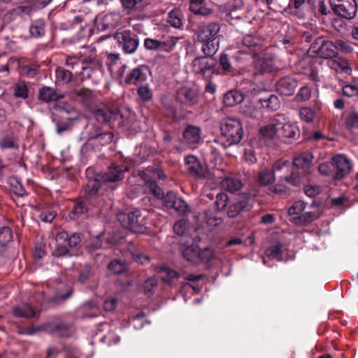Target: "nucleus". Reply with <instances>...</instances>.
<instances>
[{
    "mask_svg": "<svg viewBox=\"0 0 358 358\" xmlns=\"http://www.w3.org/2000/svg\"><path fill=\"white\" fill-rule=\"evenodd\" d=\"M220 24L217 22L203 23L199 25L196 34L198 41L201 43L205 55H213L219 49Z\"/></svg>",
    "mask_w": 358,
    "mask_h": 358,
    "instance_id": "7ed1b4c3",
    "label": "nucleus"
},
{
    "mask_svg": "<svg viewBox=\"0 0 358 358\" xmlns=\"http://www.w3.org/2000/svg\"><path fill=\"white\" fill-rule=\"evenodd\" d=\"M334 164V175L333 178L335 180H341L346 176L352 169L350 160L345 157L338 155L333 157Z\"/></svg>",
    "mask_w": 358,
    "mask_h": 358,
    "instance_id": "2eb2a0df",
    "label": "nucleus"
},
{
    "mask_svg": "<svg viewBox=\"0 0 358 358\" xmlns=\"http://www.w3.org/2000/svg\"><path fill=\"white\" fill-rule=\"evenodd\" d=\"M56 216L57 213L55 210L45 208L40 212L39 215H38V218L43 222L51 223L55 220Z\"/></svg>",
    "mask_w": 358,
    "mask_h": 358,
    "instance_id": "13d9d810",
    "label": "nucleus"
},
{
    "mask_svg": "<svg viewBox=\"0 0 358 358\" xmlns=\"http://www.w3.org/2000/svg\"><path fill=\"white\" fill-rule=\"evenodd\" d=\"M139 98L143 101H148L152 97V90L148 86H141L137 90Z\"/></svg>",
    "mask_w": 358,
    "mask_h": 358,
    "instance_id": "774afa93",
    "label": "nucleus"
},
{
    "mask_svg": "<svg viewBox=\"0 0 358 358\" xmlns=\"http://www.w3.org/2000/svg\"><path fill=\"white\" fill-rule=\"evenodd\" d=\"M215 257V251L212 247L203 249L198 248V263H208Z\"/></svg>",
    "mask_w": 358,
    "mask_h": 358,
    "instance_id": "a19ab883",
    "label": "nucleus"
},
{
    "mask_svg": "<svg viewBox=\"0 0 358 358\" xmlns=\"http://www.w3.org/2000/svg\"><path fill=\"white\" fill-rule=\"evenodd\" d=\"M259 102L264 108L271 112L275 111L280 107V102L278 97L271 93L260 96Z\"/></svg>",
    "mask_w": 358,
    "mask_h": 358,
    "instance_id": "b1692460",
    "label": "nucleus"
},
{
    "mask_svg": "<svg viewBox=\"0 0 358 358\" xmlns=\"http://www.w3.org/2000/svg\"><path fill=\"white\" fill-rule=\"evenodd\" d=\"M280 122L277 120H273L268 124L259 129L260 134L268 138L273 139L275 137L279 138Z\"/></svg>",
    "mask_w": 358,
    "mask_h": 358,
    "instance_id": "a878e982",
    "label": "nucleus"
},
{
    "mask_svg": "<svg viewBox=\"0 0 358 358\" xmlns=\"http://www.w3.org/2000/svg\"><path fill=\"white\" fill-rule=\"evenodd\" d=\"M8 183L10 187L11 191L17 196L23 197L27 196V192L24 188L22 183L18 180L17 178H10Z\"/></svg>",
    "mask_w": 358,
    "mask_h": 358,
    "instance_id": "de8ad7c7",
    "label": "nucleus"
},
{
    "mask_svg": "<svg viewBox=\"0 0 358 358\" xmlns=\"http://www.w3.org/2000/svg\"><path fill=\"white\" fill-rule=\"evenodd\" d=\"M178 39L169 37L165 41H159L151 38H146L144 41V47L148 50L160 52H171L175 47Z\"/></svg>",
    "mask_w": 358,
    "mask_h": 358,
    "instance_id": "4468645a",
    "label": "nucleus"
},
{
    "mask_svg": "<svg viewBox=\"0 0 358 358\" xmlns=\"http://www.w3.org/2000/svg\"><path fill=\"white\" fill-rule=\"evenodd\" d=\"M12 240V229L7 226L0 227V246H6Z\"/></svg>",
    "mask_w": 358,
    "mask_h": 358,
    "instance_id": "4d7b16f0",
    "label": "nucleus"
},
{
    "mask_svg": "<svg viewBox=\"0 0 358 358\" xmlns=\"http://www.w3.org/2000/svg\"><path fill=\"white\" fill-rule=\"evenodd\" d=\"M83 238L84 235L80 232L69 234L67 231H62L57 234V239L60 241H65L68 246L71 248H78Z\"/></svg>",
    "mask_w": 358,
    "mask_h": 358,
    "instance_id": "412c9836",
    "label": "nucleus"
},
{
    "mask_svg": "<svg viewBox=\"0 0 358 358\" xmlns=\"http://www.w3.org/2000/svg\"><path fill=\"white\" fill-rule=\"evenodd\" d=\"M318 171L323 176L333 177L335 173L333 159H331V162H327L321 164L318 167Z\"/></svg>",
    "mask_w": 358,
    "mask_h": 358,
    "instance_id": "052dcab7",
    "label": "nucleus"
},
{
    "mask_svg": "<svg viewBox=\"0 0 358 358\" xmlns=\"http://www.w3.org/2000/svg\"><path fill=\"white\" fill-rule=\"evenodd\" d=\"M317 108L314 107H302L299 110V116L301 120L307 123L313 122L317 113Z\"/></svg>",
    "mask_w": 358,
    "mask_h": 358,
    "instance_id": "c9c22d12",
    "label": "nucleus"
},
{
    "mask_svg": "<svg viewBox=\"0 0 358 358\" xmlns=\"http://www.w3.org/2000/svg\"><path fill=\"white\" fill-rule=\"evenodd\" d=\"M329 3L334 13L343 18L352 20L357 14L355 0H329Z\"/></svg>",
    "mask_w": 358,
    "mask_h": 358,
    "instance_id": "9d476101",
    "label": "nucleus"
},
{
    "mask_svg": "<svg viewBox=\"0 0 358 358\" xmlns=\"http://www.w3.org/2000/svg\"><path fill=\"white\" fill-rule=\"evenodd\" d=\"M56 245L52 251V255L55 257H62L69 256L70 257L71 255L69 250L68 245L65 241H60L57 239V236H55Z\"/></svg>",
    "mask_w": 358,
    "mask_h": 358,
    "instance_id": "58836bf2",
    "label": "nucleus"
},
{
    "mask_svg": "<svg viewBox=\"0 0 358 358\" xmlns=\"http://www.w3.org/2000/svg\"><path fill=\"white\" fill-rule=\"evenodd\" d=\"M76 99L86 109L95 111L96 99L91 90L85 88L80 90L76 92Z\"/></svg>",
    "mask_w": 358,
    "mask_h": 358,
    "instance_id": "aec40b11",
    "label": "nucleus"
},
{
    "mask_svg": "<svg viewBox=\"0 0 358 358\" xmlns=\"http://www.w3.org/2000/svg\"><path fill=\"white\" fill-rule=\"evenodd\" d=\"M221 185L223 189L231 193L241 190L243 185L242 181L235 177L224 178L222 180Z\"/></svg>",
    "mask_w": 358,
    "mask_h": 358,
    "instance_id": "c756f323",
    "label": "nucleus"
},
{
    "mask_svg": "<svg viewBox=\"0 0 358 358\" xmlns=\"http://www.w3.org/2000/svg\"><path fill=\"white\" fill-rule=\"evenodd\" d=\"M113 36L126 53H134L138 46L137 36L130 30L117 31Z\"/></svg>",
    "mask_w": 358,
    "mask_h": 358,
    "instance_id": "9b49d317",
    "label": "nucleus"
},
{
    "mask_svg": "<svg viewBox=\"0 0 358 358\" xmlns=\"http://www.w3.org/2000/svg\"><path fill=\"white\" fill-rule=\"evenodd\" d=\"M201 129L197 126L187 124L182 132L184 143L190 148H195L202 141Z\"/></svg>",
    "mask_w": 358,
    "mask_h": 358,
    "instance_id": "f3484780",
    "label": "nucleus"
},
{
    "mask_svg": "<svg viewBox=\"0 0 358 358\" xmlns=\"http://www.w3.org/2000/svg\"><path fill=\"white\" fill-rule=\"evenodd\" d=\"M94 275V269L90 264H85L78 268L77 282L85 285L89 282Z\"/></svg>",
    "mask_w": 358,
    "mask_h": 358,
    "instance_id": "cd10ccee",
    "label": "nucleus"
},
{
    "mask_svg": "<svg viewBox=\"0 0 358 358\" xmlns=\"http://www.w3.org/2000/svg\"><path fill=\"white\" fill-rule=\"evenodd\" d=\"M83 192H85L83 191ZM94 198H88L84 193V196L79 197L73 200V206L69 212V217L71 220H84L88 217L89 204L91 199Z\"/></svg>",
    "mask_w": 358,
    "mask_h": 358,
    "instance_id": "ddd939ff",
    "label": "nucleus"
},
{
    "mask_svg": "<svg viewBox=\"0 0 358 358\" xmlns=\"http://www.w3.org/2000/svg\"><path fill=\"white\" fill-rule=\"evenodd\" d=\"M43 329L59 337L67 338L71 334L70 324L59 317H55L45 323Z\"/></svg>",
    "mask_w": 358,
    "mask_h": 358,
    "instance_id": "f8f14e48",
    "label": "nucleus"
},
{
    "mask_svg": "<svg viewBox=\"0 0 358 358\" xmlns=\"http://www.w3.org/2000/svg\"><path fill=\"white\" fill-rule=\"evenodd\" d=\"M308 54H315L320 58L329 59L336 54L335 43L323 37H317L308 50Z\"/></svg>",
    "mask_w": 358,
    "mask_h": 358,
    "instance_id": "6e6552de",
    "label": "nucleus"
},
{
    "mask_svg": "<svg viewBox=\"0 0 358 358\" xmlns=\"http://www.w3.org/2000/svg\"><path fill=\"white\" fill-rule=\"evenodd\" d=\"M282 245L280 243L271 245L265 251L267 257L275 259L277 261L282 260Z\"/></svg>",
    "mask_w": 358,
    "mask_h": 358,
    "instance_id": "09e8293b",
    "label": "nucleus"
},
{
    "mask_svg": "<svg viewBox=\"0 0 358 358\" xmlns=\"http://www.w3.org/2000/svg\"><path fill=\"white\" fill-rule=\"evenodd\" d=\"M138 176L145 181L150 191L157 199L164 198V192L162 189L157 184V180H164L165 174L162 170L149 166L145 170L139 171Z\"/></svg>",
    "mask_w": 358,
    "mask_h": 358,
    "instance_id": "0eeeda50",
    "label": "nucleus"
},
{
    "mask_svg": "<svg viewBox=\"0 0 358 358\" xmlns=\"http://www.w3.org/2000/svg\"><path fill=\"white\" fill-rule=\"evenodd\" d=\"M120 20L121 16L117 13L106 14L102 19L103 29L115 28L119 25Z\"/></svg>",
    "mask_w": 358,
    "mask_h": 358,
    "instance_id": "4c0bfd02",
    "label": "nucleus"
},
{
    "mask_svg": "<svg viewBox=\"0 0 358 358\" xmlns=\"http://www.w3.org/2000/svg\"><path fill=\"white\" fill-rule=\"evenodd\" d=\"M279 138L285 137L296 139L300 136V130L297 125L290 122L281 123L280 126Z\"/></svg>",
    "mask_w": 358,
    "mask_h": 358,
    "instance_id": "bb28decb",
    "label": "nucleus"
},
{
    "mask_svg": "<svg viewBox=\"0 0 358 358\" xmlns=\"http://www.w3.org/2000/svg\"><path fill=\"white\" fill-rule=\"evenodd\" d=\"M54 115L58 118H61L62 121L72 123L73 120L78 118V114L77 110L72 106L67 103H55L53 108Z\"/></svg>",
    "mask_w": 358,
    "mask_h": 358,
    "instance_id": "dca6fc26",
    "label": "nucleus"
},
{
    "mask_svg": "<svg viewBox=\"0 0 358 358\" xmlns=\"http://www.w3.org/2000/svg\"><path fill=\"white\" fill-rule=\"evenodd\" d=\"M171 209H174L180 216L187 215L190 212V207L185 201L180 197L175 200V202L172 203V208Z\"/></svg>",
    "mask_w": 358,
    "mask_h": 358,
    "instance_id": "c03bdc74",
    "label": "nucleus"
},
{
    "mask_svg": "<svg viewBox=\"0 0 358 358\" xmlns=\"http://www.w3.org/2000/svg\"><path fill=\"white\" fill-rule=\"evenodd\" d=\"M101 238L102 235H99L92 238L90 240L89 243L87 245V249L88 252H92L102 248L103 242Z\"/></svg>",
    "mask_w": 358,
    "mask_h": 358,
    "instance_id": "0e129e2a",
    "label": "nucleus"
},
{
    "mask_svg": "<svg viewBox=\"0 0 358 358\" xmlns=\"http://www.w3.org/2000/svg\"><path fill=\"white\" fill-rule=\"evenodd\" d=\"M229 197L227 194L221 192L217 194L215 205L219 211L224 210L227 206L229 207Z\"/></svg>",
    "mask_w": 358,
    "mask_h": 358,
    "instance_id": "bf43d9fd",
    "label": "nucleus"
},
{
    "mask_svg": "<svg viewBox=\"0 0 358 358\" xmlns=\"http://www.w3.org/2000/svg\"><path fill=\"white\" fill-rule=\"evenodd\" d=\"M55 74L57 79L64 83H68L71 80L72 73L66 69H56Z\"/></svg>",
    "mask_w": 358,
    "mask_h": 358,
    "instance_id": "e2e57ef3",
    "label": "nucleus"
},
{
    "mask_svg": "<svg viewBox=\"0 0 358 358\" xmlns=\"http://www.w3.org/2000/svg\"><path fill=\"white\" fill-rule=\"evenodd\" d=\"M204 57L196 58L192 63L193 67H214L215 65V60L211 55H205Z\"/></svg>",
    "mask_w": 358,
    "mask_h": 358,
    "instance_id": "864d4df0",
    "label": "nucleus"
},
{
    "mask_svg": "<svg viewBox=\"0 0 358 358\" xmlns=\"http://www.w3.org/2000/svg\"><path fill=\"white\" fill-rule=\"evenodd\" d=\"M189 10L196 15L207 16L212 13V10L206 8L205 0H191Z\"/></svg>",
    "mask_w": 358,
    "mask_h": 358,
    "instance_id": "2f4dec72",
    "label": "nucleus"
},
{
    "mask_svg": "<svg viewBox=\"0 0 358 358\" xmlns=\"http://www.w3.org/2000/svg\"><path fill=\"white\" fill-rule=\"evenodd\" d=\"M274 180L275 176L273 171H271L270 169L268 168H264L259 171L257 181L260 185L266 186L273 183Z\"/></svg>",
    "mask_w": 358,
    "mask_h": 358,
    "instance_id": "f704fd0d",
    "label": "nucleus"
},
{
    "mask_svg": "<svg viewBox=\"0 0 358 358\" xmlns=\"http://www.w3.org/2000/svg\"><path fill=\"white\" fill-rule=\"evenodd\" d=\"M113 139V134L110 131H105L102 130V131L99 134L95 141L92 143V149H90V150H94L95 148H99V146H104L106 145L109 144L112 142Z\"/></svg>",
    "mask_w": 358,
    "mask_h": 358,
    "instance_id": "e433bc0d",
    "label": "nucleus"
},
{
    "mask_svg": "<svg viewBox=\"0 0 358 358\" xmlns=\"http://www.w3.org/2000/svg\"><path fill=\"white\" fill-rule=\"evenodd\" d=\"M244 99V95L238 90H230L225 93L223 98V103L227 107H232L241 103Z\"/></svg>",
    "mask_w": 358,
    "mask_h": 358,
    "instance_id": "c85d7f7f",
    "label": "nucleus"
},
{
    "mask_svg": "<svg viewBox=\"0 0 358 358\" xmlns=\"http://www.w3.org/2000/svg\"><path fill=\"white\" fill-rule=\"evenodd\" d=\"M146 80V76L141 71V69H133L129 75L124 80L127 85L136 84L137 82H143Z\"/></svg>",
    "mask_w": 358,
    "mask_h": 358,
    "instance_id": "49530a36",
    "label": "nucleus"
},
{
    "mask_svg": "<svg viewBox=\"0 0 358 358\" xmlns=\"http://www.w3.org/2000/svg\"><path fill=\"white\" fill-rule=\"evenodd\" d=\"M255 199L256 194L252 192H243L238 194L237 198L229 203L227 210L228 217L235 218L249 213L253 208Z\"/></svg>",
    "mask_w": 358,
    "mask_h": 358,
    "instance_id": "423d86ee",
    "label": "nucleus"
},
{
    "mask_svg": "<svg viewBox=\"0 0 358 358\" xmlns=\"http://www.w3.org/2000/svg\"><path fill=\"white\" fill-rule=\"evenodd\" d=\"M98 60L92 58H78L76 57H68L66 59V64L69 66L75 65H87L91 64L92 66L99 65Z\"/></svg>",
    "mask_w": 358,
    "mask_h": 358,
    "instance_id": "79ce46f5",
    "label": "nucleus"
},
{
    "mask_svg": "<svg viewBox=\"0 0 358 358\" xmlns=\"http://www.w3.org/2000/svg\"><path fill=\"white\" fill-rule=\"evenodd\" d=\"M298 86V82L295 78L285 77L279 80L276 85V90L281 95H293L296 88Z\"/></svg>",
    "mask_w": 358,
    "mask_h": 358,
    "instance_id": "6ab92c4d",
    "label": "nucleus"
},
{
    "mask_svg": "<svg viewBox=\"0 0 358 358\" xmlns=\"http://www.w3.org/2000/svg\"><path fill=\"white\" fill-rule=\"evenodd\" d=\"M221 135L224 141L220 143L224 148L238 144L243 136V128L241 120L236 117H225L220 122Z\"/></svg>",
    "mask_w": 358,
    "mask_h": 358,
    "instance_id": "20e7f679",
    "label": "nucleus"
},
{
    "mask_svg": "<svg viewBox=\"0 0 358 358\" xmlns=\"http://www.w3.org/2000/svg\"><path fill=\"white\" fill-rule=\"evenodd\" d=\"M117 220L121 225L134 234H145L148 231L145 216L139 210L120 212Z\"/></svg>",
    "mask_w": 358,
    "mask_h": 358,
    "instance_id": "39448f33",
    "label": "nucleus"
},
{
    "mask_svg": "<svg viewBox=\"0 0 358 358\" xmlns=\"http://www.w3.org/2000/svg\"><path fill=\"white\" fill-rule=\"evenodd\" d=\"M320 210H314L303 212L299 216L293 217V222L299 226H307L320 217Z\"/></svg>",
    "mask_w": 358,
    "mask_h": 358,
    "instance_id": "393cba45",
    "label": "nucleus"
},
{
    "mask_svg": "<svg viewBox=\"0 0 358 358\" xmlns=\"http://www.w3.org/2000/svg\"><path fill=\"white\" fill-rule=\"evenodd\" d=\"M158 281L155 277L147 279L143 284V289L146 294H153L157 287Z\"/></svg>",
    "mask_w": 358,
    "mask_h": 358,
    "instance_id": "69168bd1",
    "label": "nucleus"
},
{
    "mask_svg": "<svg viewBox=\"0 0 358 358\" xmlns=\"http://www.w3.org/2000/svg\"><path fill=\"white\" fill-rule=\"evenodd\" d=\"M167 22L171 26L180 29L182 27V14L180 10H172L169 13Z\"/></svg>",
    "mask_w": 358,
    "mask_h": 358,
    "instance_id": "ea45409f",
    "label": "nucleus"
},
{
    "mask_svg": "<svg viewBox=\"0 0 358 358\" xmlns=\"http://www.w3.org/2000/svg\"><path fill=\"white\" fill-rule=\"evenodd\" d=\"M13 95L16 98L26 99L29 97V90L24 81L20 80L13 86Z\"/></svg>",
    "mask_w": 358,
    "mask_h": 358,
    "instance_id": "37998d69",
    "label": "nucleus"
},
{
    "mask_svg": "<svg viewBox=\"0 0 358 358\" xmlns=\"http://www.w3.org/2000/svg\"><path fill=\"white\" fill-rule=\"evenodd\" d=\"M128 168L124 165L112 163L104 173H94L93 169L86 170V182L83 186V190L88 198H96L99 189L103 183L116 182L124 178V173Z\"/></svg>",
    "mask_w": 358,
    "mask_h": 358,
    "instance_id": "f257e3e1",
    "label": "nucleus"
},
{
    "mask_svg": "<svg viewBox=\"0 0 358 358\" xmlns=\"http://www.w3.org/2000/svg\"><path fill=\"white\" fill-rule=\"evenodd\" d=\"M306 208V203L301 200H299L295 201L289 208L288 213L292 217V220H293V217L302 215Z\"/></svg>",
    "mask_w": 358,
    "mask_h": 358,
    "instance_id": "5fc2aeb1",
    "label": "nucleus"
},
{
    "mask_svg": "<svg viewBox=\"0 0 358 358\" xmlns=\"http://www.w3.org/2000/svg\"><path fill=\"white\" fill-rule=\"evenodd\" d=\"M182 256L188 262L198 264V247L187 246L182 250Z\"/></svg>",
    "mask_w": 358,
    "mask_h": 358,
    "instance_id": "603ef678",
    "label": "nucleus"
},
{
    "mask_svg": "<svg viewBox=\"0 0 358 358\" xmlns=\"http://www.w3.org/2000/svg\"><path fill=\"white\" fill-rule=\"evenodd\" d=\"M271 192L279 194H289L292 192V189L289 186L286 185L285 180L281 178L277 184L270 187Z\"/></svg>",
    "mask_w": 358,
    "mask_h": 358,
    "instance_id": "6e6d98bb",
    "label": "nucleus"
},
{
    "mask_svg": "<svg viewBox=\"0 0 358 358\" xmlns=\"http://www.w3.org/2000/svg\"><path fill=\"white\" fill-rule=\"evenodd\" d=\"M125 267L124 263L117 259L111 261L108 266V269L116 274L123 273L125 270Z\"/></svg>",
    "mask_w": 358,
    "mask_h": 358,
    "instance_id": "338daca9",
    "label": "nucleus"
},
{
    "mask_svg": "<svg viewBox=\"0 0 358 358\" xmlns=\"http://www.w3.org/2000/svg\"><path fill=\"white\" fill-rule=\"evenodd\" d=\"M64 97V94L50 87L43 86L38 90V99L45 103L57 101Z\"/></svg>",
    "mask_w": 358,
    "mask_h": 358,
    "instance_id": "4be33fe9",
    "label": "nucleus"
},
{
    "mask_svg": "<svg viewBox=\"0 0 358 358\" xmlns=\"http://www.w3.org/2000/svg\"><path fill=\"white\" fill-rule=\"evenodd\" d=\"M176 99L182 106L192 107L199 103L200 92L196 86L180 87L176 91Z\"/></svg>",
    "mask_w": 358,
    "mask_h": 358,
    "instance_id": "1a4fd4ad",
    "label": "nucleus"
},
{
    "mask_svg": "<svg viewBox=\"0 0 358 358\" xmlns=\"http://www.w3.org/2000/svg\"><path fill=\"white\" fill-rule=\"evenodd\" d=\"M186 169L188 173L197 178H205L207 175V171L204 168L197 157L194 155H189L185 159Z\"/></svg>",
    "mask_w": 358,
    "mask_h": 358,
    "instance_id": "a211bd4d",
    "label": "nucleus"
},
{
    "mask_svg": "<svg viewBox=\"0 0 358 358\" xmlns=\"http://www.w3.org/2000/svg\"><path fill=\"white\" fill-rule=\"evenodd\" d=\"M344 123L346 129L350 131L358 129V113L355 110H351L347 113L345 117Z\"/></svg>",
    "mask_w": 358,
    "mask_h": 358,
    "instance_id": "a18cd8bd",
    "label": "nucleus"
},
{
    "mask_svg": "<svg viewBox=\"0 0 358 358\" xmlns=\"http://www.w3.org/2000/svg\"><path fill=\"white\" fill-rule=\"evenodd\" d=\"M263 41V38L255 32L245 34L242 39L243 45L249 48L259 47L262 45Z\"/></svg>",
    "mask_w": 358,
    "mask_h": 358,
    "instance_id": "473e14b6",
    "label": "nucleus"
},
{
    "mask_svg": "<svg viewBox=\"0 0 358 358\" xmlns=\"http://www.w3.org/2000/svg\"><path fill=\"white\" fill-rule=\"evenodd\" d=\"M311 88L307 85L301 87L294 97L296 101H306L310 99L311 96Z\"/></svg>",
    "mask_w": 358,
    "mask_h": 358,
    "instance_id": "680f3d73",
    "label": "nucleus"
},
{
    "mask_svg": "<svg viewBox=\"0 0 358 358\" xmlns=\"http://www.w3.org/2000/svg\"><path fill=\"white\" fill-rule=\"evenodd\" d=\"M13 314L16 317L32 318L36 316V313L29 305L23 304L15 307L13 309Z\"/></svg>",
    "mask_w": 358,
    "mask_h": 358,
    "instance_id": "72a5a7b5",
    "label": "nucleus"
},
{
    "mask_svg": "<svg viewBox=\"0 0 358 358\" xmlns=\"http://www.w3.org/2000/svg\"><path fill=\"white\" fill-rule=\"evenodd\" d=\"M313 159L312 153L306 151L296 155L294 158L293 164L295 168L308 171L312 164Z\"/></svg>",
    "mask_w": 358,
    "mask_h": 358,
    "instance_id": "5701e85b",
    "label": "nucleus"
},
{
    "mask_svg": "<svg viewBox=\"0 0 358 358\" xmlns=\"http://www.w3.org/2000/svg\"><path fill=\"white\" fill-rule=\"evenodd\" d=\"M94 115L96 122L87 124L83 132V138L86 139V143L80 148V152L83 155H86L90 149H92V143L102 131L103 128L99 125L100 122L115 124L116 121L122 118L118 109L107 108H97L95 110Z\"/></svg>",
    "mask_w": 358,
    "mask_h": 358,
    "instance_id": "f03ea898",
    "label": "nucleus"
},
{
    "mask_svg": "<svg viewBox=\"0 0 358 358\" xmlns=\"http://www.w3.org/2000/svg\"><path fill=\"white\" fill-rule=\"evenodd\" d=\"M0 149L18 150V138L13 133H7L0 138Z\"/></svg>",
    "mask_w": 358,
    "mask_h": 358,
    "instance_id": "7c9ffc66",
    "label": "nucleus"
},
{
    "mask_svg": "<svg viewBox=\"0 0 358 358\" xmlns=\"http://www.w3.org/2000/svg\"><path fill=\"white\" fill-rule=\"evenodd\" d=\"M288 186L299 187L301 185V178L299 172L292 169L290 174L282 178Z\"/></svg>",
    "mask_w": 358,
    "mask_h": 358,
    "instance_id": "3c124183",
    "label": "nucleus"
},
{
    "mask_svg": "<svg viewBox=\"0 0 358 358\" xmlns=\"http://www.w3.org/2000/svg\"><path fill=\"white\" fill-rule=\"evenodd\" d=\"M160 271L164 273V275H162V280L164 283L171 284L175 279L180 278V274L177 271L167 266H162L160 268Z\"/></svg>",
    "mask_w": 358,
    "mask_h": 358,
    "instance_id": "8fccbe9b",
    "label": "nucleus"
}]
</instances>
